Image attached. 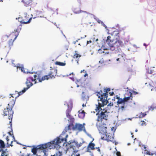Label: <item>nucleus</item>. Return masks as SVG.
I'll return each mask as SVG.
<instances>
[{
    "label": "nucleus",
    "instance_id": "nucleus-1",
    "mask_svg": "<svg viewBox=\"0 0 156 156\" xmlns=\"http://www.w3.org/2000/svg\"><path fill=\"white\" fill-rule=\"evenodd\" d=\"M71 109L68 108L66 111V117L68 118V120L70 122V123L69 125L65 127L64 130L62 132V134L56 139L50 142L51 144H53L55 147V148H57L59 147H61V144L64 142L63 145L64 146L65 145L66 148H64L65 150H66V147H69L67 144L66 143L67 141V138L68 137V135L66 134V133L68 131L70 130L71 127L73 126V122L74 121V119L73 117L69 114L71 111Z\"/></svg>",
    "mask_w": 156,
    "mask_h": 156
},
{
    "label": "nucleus",
    "instance_id": "nucleus-2",
    "mask_svg": "<svg viewBox=\"0 0 156 156\" xmlns=\"http://www.w3.org/2000/svg\"><path fill=\"white\" fill-rule=\"evenodd\" d=\"M113 36H108L107 39L104 42V44L102 45L101 48L104 50H110L112 51H116L118 48L122 45V42L120 40L113 39Z\"/></svg>",
    "mask_w": 156,
    "mask_h": 156
},
{
    "label": "nucleus",
    "instance_id": "nucleus-3",
    "mask_svg": "<svg viewBox=\"0 0 156 156\" xmlns=\"http://www.w3.org/2000/svg\"><path fill=\"white\" fill-rule=\"evenodd\" d=\"M130 94V96H128L127 97H125L123 99L121 98L118 100L117 103V105H118V107H119V110H120L121 111H123L127 107V103L130 100H132L133 97L131 96L132 93L130 92H129ZM117 107V106H116Z\"/></svg>",
    "mask_w": 156,
    "mask_h": 156
},
{
    "label": "nucleus",
    "instance_id": "nucleus-4",
    "mask_svg": "<svg viewBox=\"0 0 156 156\" xmlns=\"http://www.w3.org/2000/svg\"><path fill=\"white\" fill-rule=\"evenodd\" d=\"M42 145H45L46 147L44 148L42 147L39 149L38 151L39 152H37L36 154V155L37 156H47L46 152L48 150L55 148L54 145L51 144L50 142L42 144Z\"/></svg>",
    "mask_w": 156,
    "mask_h": 156
},
{
    "label": "nucleus",
    "instance_id": "nucleus-5",
    "mask_svg": "<svg viewBox=\"0 0 156 156\" xmlns=\"http://www.w3.org/2000/svg\"><path fill=\"white\" fill-rule=\"evenodd\" d=\"M67 144H68L69 147H66V150H65L66 154L67 153V151L71 149L78 150L79 147H80L82 144V143H81L78 144L76 141L73 140L69 141Z\"/></svg>",
    "mask_w": 156,
    "mask_h": 156
},
{
    "label": "nucleus",
    "instance_id": "nucleus-6",
    "mask_svg": "<svg viewBox=\"0 0 156 156\" xmlns=\"http://www.w3.org/2000/svg\"><path fill=\"white\" fill-rule=\"evenodd\" d=\"M15 101L13 100L12 102L13 103L12 104V105H11L10 107V106L9 105V104H8V106L9 107H7L6 108L4 109L3 111V115H8L9 116L8 117V119L9 120L11 119V120L9 122L10 123H11L12 122V119L13 115V111L12 110V108H13V106L14 105L15 103Z\"/></svg>",
    "mask_w": 156,
    "mask_h": 156
},
{
    "label": "nucleus",
    "instance_id": "nucleus-7",
    "mask_svg": "<svg viewBox=\"0 0 156 156\" xmlns=\"http://www.w3.org/2000/svg\"><path fill=\"white\" fill-rule=\"evenodd\" d=\"M5 147V145L4 141L0 140V153H1V156H8L9 155V153L7 149H3Z\"/></svg>",
    "mask_w": 156,
    "mask_h": 156
},
{
    "label": "nucleus",
    "instance_id": "nucleus-8",
    "mask_svg": "<svg viewBox=\"0 0 156 156\" xmlns=\"http://www.w3.org/2000/svg\"><path fill=\"white\" fill-rule=\"evenodd\" d=\"M96 115H98L97 121L99 122L102 121V119L107 120L108 117V113L107 110H105V112L101 111L100 114L97 113Z\"/></svg>",
    "mask_w": 156,
    "mask_h": 156
},
{
    "label": "nucleus",
    "instance_id": "nucleus-9",
    "mask_svg": "<svg viewBox=\"0 0 156 156\" xmlns=\"http://www.w3.org/2000/svg\"><path fill=\"white\" fill-rule=\"evenodd\" d=\"M98 98H100V101H101V103L98 102V106L97 107V108L96 110H99L100 109L101 110H102V109L101 108L103 107L105 105H106L108 103V101L107 100V99L104 98L103 97H100V96H99Z\"/></svg>",
    "mask_w": 156,
    "mask_h": 156
},
{
    "label": "nucleus",
    "instance_id": "nucleus-10",
    "mask_svg": "<svg viewBox=\"0 0 156 156\" xmlns=\"http://www.w3.org/2000/svg\"><path fill=\"white\" fill-rule=\"evenodd\" d=\"M34 78L32 77H30L28 78L27 79L25 83L26 84L27 87H28V86H29L30 88L33 85V84L30 81H35L34 84H35L37 83V82L35 81V80H38V79H37V76L36 75H34Z\"/></svg>",
    "mask_w": 156,
    "mask_h": 156
},
{
    "label": "nucleus",
    "instance_id": "nucleus-11",
    "mask_svg": "<svg viewBox=\"0 0 156 156\" xmlns=\"http://www.w3.org/2000/svg\"><path fill=\"white\" fill-rule=\"evenodd\" d=\"M14 62V60H12V64L13 66L14 67H16L17 69H19L20 70H21V72L25 73H29L31 74L33 73V72H29L28 71H25V70H27V69H24V68L23 67V64H17L16 65L13 62Z\"/></svg>",
    "mask_w": 156,
    "mask_h": 156
},
{
    "label": "nucleus",
    "instance_id": "nucleus-12",
    "mask_svg": "<svg viewBox=\"0 0 156 156\" xmlns=\"http://www.w3.org/2000/svg\"><path fill=\"white\" fill-rule=\"evenodd\" d=\"M46 147L45 145L41 144L37 146V147H34L31 149V152L33 153L34 155L36 154V153L38 152L39 149L40 148H44Z\"/></svg>",
    "mask_w": 156,
    "mask_h": 156
},
{
    "label": "nucleus",
    "instance_id": "nucleus-13",
    "mask_svg": "<svg viewBox=\"0 0 156 156\" xmlns=\"http://www.w3.org/2000/svg\"><path fill=\"white\" fill-rule=\"evenodd\" d=\"M107 127L104 125H101L98 127V129L99 131V133L104 135L107 133Z\"/></svg>",
    "mask_w": 156,
    "mask_h": 156
},
{
    "label": "nucleus",
    "instance_id": "nucleus-14",
    "mask_svg": "<svg viewBox=\"0 0 156 156\" xmlns=\"http://www.w3.org/2000/svg\"><path fill=\"white\" fill-rule=\"evenodd\" d=\"M54 76L51 75V74L50 73L49 75H45L43 76L41 78H40L39 76H37V78L38 79L39 82H41L42 81L44 80H48L50 78H52V77H53Z\"/></svg>",
    "mask_w": 156,
    "mask_h": 156
},
{
    "label": "nucleus",
    "instance_id": "nucleus-15",
    "mask_svg": "<svg viewBox=\"0 0 156 156\" xmlns=\"http://www.w3.org/2000/svg\"><path fill=\"white\" fill-rule=\"evenodd\" d=\"M72 127L73 130H77L80 131L83 130L84 126L81 124L76 123L74 126H73V125L71 128Z\"/></svg>",
    "mask_w": 156,
    "mask_h": 156
},
{
    "label": "nucleus",
    "instance_id": "nucleus-16",
    "mask_svg": "<svg viewBox=\"0 0 156 156\" xmlns=\"http://www.w3.org/2000/svg\"><path fill=\"white\" fill-rule=\"evenodd\" d=\"M104 136H105H105L101 137V139L103 140L106 139L108 140V141H112L113 139V136H112V134L110 133H107L106 134H105Z\"/></svg>",
    "mask_w": 156,
    "mask_h": 156
},
{
    "label": "nucleus",
    "instance_id": "nucleus-17",
    "mask_svg": "<svg viewBox=\"0 0 156 156\" xmlns=\"http://www.w3.org/2000/svg\"><path fill=\"white\" fill-rule=\"evenodd\" d=\"M97 96L98 97L99 96H100V97H103L104 98L107 99V97L108 96V94L107 93H102V92L101 90L100 92L98 93L97 94Z\"/></svg>",
    "mask_w": 156,
    "mask_h": 156
},
{
    "label": "nucleus",
    "instance_id": "nucleus-18",
    "mask_svg": "<svg viewBox=\"0 0 156 156\" xmlns=\"http://www.w3.org/2000/svg\"><path fill=\"white\" fill-rule=\"evenodd\" d=\"M30 88V86H28V87H25L23 88V89L21 91L18 92L16 91V92H17L18 94V95L16 97L15 99H16V98L22 95L23 93L26 92V91L29 88Z\"/></svg>",
    "mask_w": 156,
    "mask_h": 156
},
{
    "label": "nucleus",
    "instance_id": "nucleus-19",
    "mask_svg": "<svg viewBox=\"0 0 156 156\" xmlns=\"http://www.w3.org/2000/svg\"><path fill=\"white\" fill-rule=\"evenodd\" d=\"M78 151V150L71 149L68 151V152L69 151L70 152V151H73V153L71 155V156H80V154L77 153Z\"/></svg>",
    "mask_w": 156,
    "mask_h": 156
},
{
    "label": "nucleus",
    "instance_id": "nucleus-20",
    "mask_svg": "<svg viewBox=\"0 0 156 156\" xmlns=\"http://www.w3.org/2000/svg\"><path fill=\"white\" fill-rule=\"evenodd\" d=\"M18 34H17V35H15V38L14 39V40H12V39L10 40L9 42V44L10 46H12L13 45V44L14 41L16 39L18 36Z\"/></svg>",
    "mask_w": 156,
    "mask_h": 156
},
{
    "label": "nucleus",
    "instance_id": "nucleus-21",
    "mask_svg": "<svg viewBox=\"0 0 156 156\" xmlns=\"http://www.w3.org/2000/svg\"><path fill=\"white\" fill-rule=\"evenodd\" d=\"M83 12H81V13L82 14V15L83 16V17L84 18H86L90 14V13L86 11H83Z\"/></svg>",
    "mask_w": 156,
    "mask_h": 156
},
{
    "label": "nucleus",
    "instance_id": "nucleus-22",
    "mask_svg": "<svg viewBox=\"0 0 156 156\" xmlns=\"http://www.w3.org/2000/svg\"><path fill=\"white\" fill-rule=\"evenodd\" d=\"M79 112L80 113L78 115L79 118H83L84 117L85 113L84 111H81L80 112V111H79Z\"/></svg>",
    "mask_w": 156,
    "mask_h": 156
},
{
    "label": "nucleus",
    "instance_id": "nucleus-23",
    "mask_svg": "<svg viewBox=\"0 0 156 156\" xmlns=\"http://www.w3.org/2000/svg\"><path fill=\"white\" fill-rule=\"evenodd\" d=\"M75 53L74 54L73 56L74 58H77L78 57H80L81 56V55H80L78 53L77 51H75Z\"/></svg>",
    "mask_w": 156,
    "mask_h": 156
},
{
    "label": "nucleus",
    "instance_id": "nucleus-24",
    "mask_svg": "<svg viewBox=\"0 0 156 156\" xmlns=\"http://www.w3.org/2000/svg\"><path fill=\"white\" fill-rule=\"evenodd\" d=\"M94 146L95 144L91 142L89 143L88 146V147H90L91 150H94L95 149V148L94 147Z\"/></svg>",
    "mask_w": 156,
    "mask_h": 156
},
{
    "label": "nucleus",
    "instance_id": "nucleus-25",
    "mask_svg": "<svg viewBox=\"0 0 156 156\" xmlns=\"http://www.w3.org/2000/svg\"><path fill=\"white\" fill-rule=\"evenodd\" d=\"M55 64L56 65L62 66H64L66 65V63L65 62H62L58 61H56L55 62Z\"/></svg>",
    "mask_w": 156,
    "mask_h": 156
},
{
    "label": "nucleus",
    "instance_id": "nucleus-26",
    "mask_svg": "<svg viewBox=\"0 0 156 156\" xmlns=\"http://www.w3.org/2000/svg\"><path fill=\"white\" fill-rule=\"evenodd\" d=\"M73 11L74 13L75 14H80L81 13V12H83V10H81L80 9H74Z\"/></svg>",
    "mask_w": 156,
    "mask_h": 156
},
{
    "label": "nucleus",
    "instance_id": "nucleus-27",
    "mask_svg": "<svg viewBox=\"0 0 156 156\" xmlns=\"http://www.w3.org/2000/svg\"><path fill=\"white\" fill-rule=\"evenodd\" d=\"M84 92H83L82 93V99L84 101H87L88 98L87 96L84 95Z\"/></svg>",
    "mask_w": 156,
    "mask_h": 156
},
{
    "label": "nucleus",
    "instance_id": "nucleus-28",
    "mask_svg": "<svg viewBox=\"0 0 156 156\" xmlns=\"http://www.w3.org/2000/svg\"><path fill=\"white\" fill-rule=\"evenodd\" d=\"M8 138H9V137L8 136H7L6 137V140H7V145L8 146V147H9L10 145L11 146H13L12 145V143L13 142V141H11V144H9V140Z\"/></svg>",
    "mask_w": 156,
    "mask_h": 156
},
{
    "label": "nucleus",
    "instance_id": "nucleus-29",
    "mask_svg": "<svg viewBox=\"0 0 156 156\" xmlns=\"http://www.w3.org/2000/svg\"><path fill=\"white\" fill-rule=\"evenodd\" d=\"M62 153L59 151H57L56 153L54 155H51V156H61Z\"/></svg>",
    "mask_w": 156,
    "mask_h": 156
},
{
    "label": "nucleus",
    "instance_id": "nucleus-30",
    "mask_svg": "<svg viewBox=\"0 0 156 156\" xmlns=\"http://www.w3.org/2000/svg\"><path fill=\"white\" fill-rule=\"evenodd\" d=\"M147 114L146 113L141 112V113L140 114L139 117V118H142L145 116Z\"/></svg>",
    "mask_w": 156,
    "mask_h": 156
},
{
    "label": "nucleus",
    "instance_id": "nucleus-31",
    "mask_svg": "<svg viewBox=\"0 0 156 156\" xmlns=\"http://www.w3.org/2000/svg\"><path fill=\"white\" fill-rule=\"evenodd\" d=\"M32 18H31V17L29 19V20L27 21V22H25V21H23V22H22V23H23V24H28L30 23V22H31V20H32Z\"/></svg>",
    "mask_w": 156,
    "mask_h": 156
},
{
    "label": "nucleus",
    "instance_id": "nucleus-32",
    "mask_svg": "<svg viewBox=\"0 0 156 156\" xmlns=\"http://www.w3.org/2000/svg\"><path fill=\"white\" fill-rule=\"evenodd\" d=\"M104 90V91L108 93V92L110 90V88H107L105 89Z\"/></svg>",
    "mask_w": 156,
    "mask_h": 156
},
{
    "label": "nucleus",
    "instance_id": "nucleus-33",
    "mask_svg": "<svg viewBox=\"0 0 156 156\" xmlns=\"http://www.w3.org/2000/svg\"><path fill=\"white\" fill-rule=\"evenodd\" d=\"M149 87L151 89V91H152L154 90V87L152 86L150 84H149Z\"/></svg>",
    "mask_w": 156,
    "mask_h": 156
},
{
    "label": "nucleus",
    "instance_id": "nucleus-34",
    "mask_svg": "<svg viewBox=\"0 0 156 156\" xmlns=\"http://www.w3.org/2000/svg\"><path fill=\"white\" fill-rule=\"evenodd\" d=\"M95 19L97 21V22L99 23H101L102 22L101 20H100L98 19V18H95Z\"/></svg>",
    "mask_w": 156,
    "mask_h": 156
},
{
    "label": "nucleus",
    "instance_id": "nucleus-35",
    "mask_svg": "<svg viewBox=\"0 0 156 156\" xmlns=\"http://www.w3.org/2000/svg\"><path fill=\"white\" fill-rule=\"evenodd\" d=\"M83 131L86 133L89 136H90V135H89V134H88L87 133V131L85 128V127H84L83 128Z\"/></svg>",
    "mask_w": 156,
    "mask_h": 156
},
{
    "label": "nucleus",
    "instance_id": "nucleus-36",
    "mask_svg": "<svg viewBox=\"0 0 156 156\" xmlns=\"http://www.w3.org/2000/svg\"><path fill=\"white\" fill-rule=\"evenodd\" d=\"M145 151H146V154L151 155V152L150 151H149L146 150H145Z\"/></svg>",
    "mask_w": 156,
    "mask_h": 156
},
{
    "label": "nucleus",
    "instance_id": "nucleus-37",
    "mask_svg": "<svg viewBox=\"0 0 156 156\" xmlns=\"http://www.w3.org/2000/svg\"><path fill=\"white\" fill-rule=\"evenodd\" d=\"M18 20L19 22H20V23H22V22H23V21L22 20V18L19 17L18 18Z\"/></svg>",
    "mask_w": 156,
    "mask_h": 156
},
{
    "label": "nucleus",
    "instance_id": "nucleus-38",
    "mask_svg": "<svg viewBox=\"0 0 156 156\" xmlns=\"http://www.w3.org/2000/svg\"><path fill=\"white\" fill-rule=\"evenodd\" d=\"M116 154L117 156H121L120 152L119 151H117L116 153Z\"/></svg>",
    "mask_w": 156,
    "mask_h": 156
},
{
    "label": "nucleus",
    "instance_id": "nucleus-39",
    "mask_svg": "<svg viewBox=\"0 0 156 156\" xmlns=\"http://www.w3.org/2000/svg\"><path fill=\"white\" fill-rule=\"evenodd\" d=\"M113 105V103L111 102L108 105V107H111V106H112Z\"/></svg>",
    "mask_w": 156,
    "mask_h": 156
},
{
    "label": "nucleus",
    "instance_id": "nucleus-40",
    "mask_svg": "<svg viewBox=\"0 0 156 156\" xmlns=\"http://www.w3.org/2000/svg\"><path fill=\"white\" fill-rule=\"evenodd\" d=\"M101 24L102 26H103L104 27H105V29L107 28V26L105 25L104 23L103 22L101 23Z\"/></svg>",
    "mask_w": 156,
    "mask_h": 156
},
{
    "label": "nucleus",
    "instance_id": "nucleus-41",
    "mask_svg": "<svg viewBox=\"0 0 156 156\" xmlns=\"http://www.w3.org/2000/svg\"><path fill=\"white\" fill-rule=\"evenodd\" d=\"M109 94L110 95L112 96L113 95L114 93V92L112 91V92H109Z\"/></svg>",
    "mask_w": 156,
    "mask_h": 156
},
{
    "label": "nucleus",
    "instance_id": "nucleus-42",
    "mask_svg": "<svg viewBox=\"0 0 156 156\" xmlns=\"http://www.w3.org/2000/svg\"><path fill=\"white\" fill-rule=\"evenodd\" d=\"M89 148H90V147H88V146L87 147V151L88 152H90V149Z\"/></svg>",
    "mask_w": 156,
    "mask_h": 156
},
{
    "label": "nucleus",
    "instance_id": "nucleus-43",
    "mask_svg": "<svg viewBox=\"0 0 156 156\" xmlns=\"http://www.w3.org/2000/svg\"><path fill=\"white\" fill-rule=\"evenodd\" d=\"M142 123L141 124V125L142 126H143L144 124H145V122L144 121H141Z\"/></svg>",
    "mask_w": 156,
    "mask_h": 156
},
{
    "label": "nucleus",
    "instance_id": "nucleus-44",
    "mask_svg": "<svg viewBox=\"0 0 156 156\" xmlns=\"http://www.w3.org/2000/svg\"><path fill=\"white\" fill-rule=\"evenodd\" d=\"M80 39H78L76 41H74L73 42V43L74 44H75L77 42H78V40H80Z\"/></svg>",
    "mask_w": 156,
    "mask_h": 156
},
{
    "label": "nucleus",
    "instance_id": "nucleus-45",
    "mask_svg": "<svg viewBox=\"0 0 156 156\" xmlns=\"http://www.w3.org/2000/svg\"><path fill=\"white\" fill-rule=\"evenodd\" d=\"M12 138H13V139L14 140V141L15 142H16V140H15V137H14V136L13 135V134H12Z\"/></svg>",
    "mask_w": 156,
    "mask_h": 156
},
{
    "label": "nucleus",
    "instance_id": "nucleus-46",
    "mask_svg": "<svg viewBox=\"0 0 156 156\" xmlns=\"http://www.w3.org/2000/svg\"><path fill=\"white\" fill-rule=\"evenodd\" d=\"M116 99H117L118 100L119 99L121 98H120L117 95H116Z\"/></svg>",
    "mask_w": 156,
    "mask_h": 156
},
{
    "label": "nucleus",
    "instance_id": "nucleus-47",
    "mask_svg": "<svg viewBox=\"0 0 156 156\" xmlns=\"http://www.w3.org/2000/svg\"><path fill=\"white\" fill-rule=\"evenodd\" d=\"M153 110H154V108L151 107H150V108H149V110H151L152 111H153Z\"/></svg>",
    "mask_w": 156,
    "mask_h": 156
},
{
    "label": "nucleus",
    "instance_id": "nucleus-48",
    "mask_svg": "<svg viewBox=\"0 0 156 156\" xmlns=\"http://www.w3.org/2000/svg\"><path fill=\"white\" fill-rule=\"evenodd\" d=\"M133 93L134 94H138V92H136V91H133Z\"/></svg>",
    "mask_w": 156,
    "mask_h": 156
},
{
    "label": "nucleus",
    "instance_id": "nucleus-49",
    "mask_svg": "<svg viewBox=\"0 0 156 156\" xmlns=\"http://www.w3.org/2000/svg\"><path fill=\"white\" fill-rule=\"evenodd\" d=\"M138 118L137 117H133V118H129L128 119V120H131L133 118Z\"/></svg>",
    "mask_w": 156,
    "mask_h": 156
},
{
    "label": "nucleus",
    "instance_id": "nucleus-50",
    "mask_svg": "<svg viewBox=\"0 0 156 156\" xmlns=\"http://www.w3.org/2000/svg\"><path fill=\"white\" fill-rule=\"evenodd\" d=\"M69 78L71 79L73 81H74V79L73 77H70Z\"/></svg>",
    "mask_w": 156,
    "mask_h": 156
},
{
    "label": "nucleus",
    "instance_id": "nucleus-51",
    "mask_svg": "<svg viewBox=\"0 0 156 156\" xmlns=\"http://www.w3.org/2000/svg\"><path fill=\"white\" fill-rule=\"evenodd\" d=\"M91 42H92L91 41H90V40L89 41H87V44H89V43H91Z\"/></svg>",
    "mask_w": 156,
    "mask_h": 156
},
{
    "label": "nucleus",
    "instance_id": "nucleus-52",
    "mask_svg": "<svg viewBox=\"0 0 156 156\" xmlns=\"http://www.w3.org/2000/svg\"><path fill=\"white\" fill-rule=\"evenodd\" d=\"M88 76V74L87 73H86L84 75V77H86V76Z\"/></svg>",
    "mask_w": 156,
    "mask_h": 156
},
{
    "label": "nucleus",
    "instance_id": "nucleus-53",
    "mask_svg": "<svg viewBox=\"0 0 156 156\" xmlns=\"http://www.w3.org/2000/svg\"><path fill=\"white\" fill-rule=\"evenodd\" d=\"M71 74H72V75H74V74H73V73H71L69 74V75H67L66 76H69V75H70Z\"/></svg>",
    "mask_w": 156,
    "mask_h": 156
},
{
    "label": "nucleus",
    "instance_id": "nucleus-54",
    "mask_svg": "<svg viewBox=\"0 0 156 156\" xmlns=\"http://www.w3.org/2000/svg\"><path fill=\"white\" fill-rule=\"evenodd\" d=\"M76 61L77 62V63L78 65L79 64V60L78 59H77L76 60Z\"/></svg>",
    "mask_w": 156,
    "mask_h": 156
},
{
    "label": "nucleus",
    "instance_id": "nucleus-55",
    "mask_svg": "<svg viewBox=\"0 0 156 156\" xmlns=\"http://www.w3.org/2000/svg\"><path fill=\"white\" fill-rule=\"evenodd\" d=\"M114 142H115V145H117V144H118V143H117V142H115V141H114L113 142V143H114Z\"/></svg>",
    "mask_w": 156,
    "mask_h": 156
},
{
    "label": "nucleus",
    "instance_id": "nucleus-56",
    "mask_svg": "<svg viewBox=\"0 0 156 156\" xmlns=\"http://www.w3.org/2000/svg\"><path fill=\"white\" fill-rule=\"evenodd\" d=\"M98 151L99 152H100V150L99 149V147H98Z\"/></svg>",
    "mask_w": 156,
    "mask_h": 156
},
{
    "label": "nucleus",
    "instance_id": "nucleus-57",
    "mask_svg": "<svg viewBox=\"0 0 156 156\" xmlns=\"http://www.w3.org/2000/svg\"><path fill=\"white\" fill-rule=\"evenodd\" d=\"M84 71H85V70H84V69H83V70H81V71L80 73H82V72H84Z\"/></svg>",
    "mask_w": 156,
    "mask_h": 156
},
{
    "label": "nucleus",
    "instance_id": "nucleus-58",
    "mask_svg": "<svg viewBox=\"0 0 156 156\" xmlns=\"http://www.w3.org/2000/svg\"><path fill=\"white\" fill-rule=\"evenodd\" d=\"M82 106L83 107H84V106H86V105H84V104H83Z\"/></svg>",
    "mask_w": 156,
    "mask_h": 156
},
{
    "label": "nucleus",
    "instance_id": "nucleus-59",
    "mask_svg": "<svg viewBox=\"0 0 156 156\" xmlns=\"http://www.w3.org/2000/svg\"><path fill=\"white\" fill-rule=\"evenodd\" d=\"M86 36H86V35H85V36H84V37H81V39H82V38H84L85 37H86Z\"/></svg>",
    "mask_w": 156,
    "mask_h": 156
},
{
    "label": "nucleus",
    "instance_id": "nucleus-60",
    "mask_svg": "<svg viewBox=\"0 0 156 156\" xmlns=\"http://www.w3.org/2000/svg\"><path fill=\"white\" fill-rule=\"evenodd\" d=\"M16 142L17 144H21L20 143H19V142H17V141Z\"/></svg>",
    "mask_w": 156,
    "mask_h": 156
},
{
    "label": "nucleus",
    "instance_id": "nucleus-61",
    "mask_svg": "<svg viewBox=\"0 0 156 156\" xmlns=\"http://www.w3.org/2000/svg\"><path fill=\"white\" fill-rule=\"evenodd\" d=\"M119 58H117L116 59V61H119Z\"/></svg>",
    "mask_w": 156,
    "mask_h": 156
},
{
    "label": "nucleus",
    "instance_id": "nucleus-62",
    "mask_svg": "<svg viewBox=\"0 0 156 156\" xmlns=\"http://www.w3.org/2000/svg\"><path fill=\"white\" fill-rule=\"evenodd\" d=\"M144 45L145 46H147V45L145 43H144Z\"/></svg>",
    "mask_w": 156,
    "mask_h": 156
},
{
    "label": "nucleus",
    "instance_id": "nucleus-63",
    "mask_svg": "<svg viewBox=\"0 0 156 156\" xmlns=\"http://www.w3.org/2000/svg\"><path fill=\"white\" fill-rule=\"evenodd\" d=\"M98 51H99V52L100 53H101L102 52H100V51H101V49H99V50H98Z\"/></svg>",
    "mask_w": 156,
    "mask_h": 156
},
{
    "label": "nucleus",
    "instance_id": "nucleus-64",
    "mask_svg": "<svg viewBox=\"0 0 156 156\" xmlns=\"http://www.w3.org/2000/svg\"><path fill=\"white\" fill-rule=\"evenodd\" d=\"M154 154L153 153H151V155H153Z\"/></svg>",
    "mask_w": 156,
    "mask_h": 156
}]
</instances>
